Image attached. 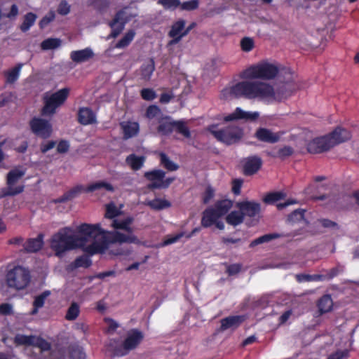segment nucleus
Segmentation results:
<instances>
[{"mask_svg":"<svg viewBox=\"0 0 359 359\" xmlns=\"http://www.w3.org/2000/svg\"><path fill=\"white\" fill-rule=\"evenodd\" d=\"M111 231H106L100 226H71L62 229L55 234L50 246L57 257L66 251L81 248L89 255L104 254L109 252L114 255L125 254L117 247L122 243H139L129 226H113Z\"/></svg>","mask_w":359,"mask_h":359,"instance_id":"f257e3e1","label":"nucleus"},{"mask_svg":"<svg viewBox=\"0 0 359 359\" xmlns=\"http://www.w3.org/2000/svg\"><path fill=\"white\" fill-rule=\"evenodd\" d=\"M225 97L257 100L271 103L276 100V93L272 86L257 81H242L222 90Z\"/></svg>","mask_w":359,"mask_h":359,"instance_id":"f03ea898","label":"nucleus"},{"mask_svg":"<svg viewBox=\"0 0 359 359\" xmlns=\"http://www.w3.org/2000/svg\"><path fill=\"white\" fill-rule=\"evenodd\" d=\"M235 210H231L226 217L227 224H241L247 219L257 221L261 217V204L255 201H242L236 202Z\"/></svg>","mask_w":359,"mask_h":359,"instance_id":"7ed1b4c3","label":"nucleus"},{"mask_svg":"<svg viewBox=\"0 0 359 359\" xmlns=\"http://www.w3.org/2000/svg\"><path fill=\"white\" fill-rule=\"evenodd\" d=\"M233 206V202L230 199L217 201L203 212L201 224H223L219 219L226 217Z\"/></svg>","mask_w":359,"mask_h":359,"instance_id":"20e7f679","label":"nucleus"},{"mask_svg":"<svg viewBox=\"0 0 359 359\" xmlns=\"http://www.w3.org/2000/svg\"><path fill=\"white\" fill-rule=\"evenodd\" d=\"M208 130L217 141L226 145L238 142L244 135L243 128L235 125H229L221 129H217V126L212 124L208 126Z\"/></svg>","mask_w":359,"mask_h":359,"instance_id":"39448f33","label":"nucleus"},{"mask_svg":"<svg viewBox=\"0 0 359 359\" xmlns=\"http://www.w3.org/2000/svg\"><path fill=\"white\" fill-rule=\"evenodd\" d=\"M278 68L275 65L264 62L252 65L243 71L241 77L246 79H266L275 78L278 74Z\"/></svg>","mask_w":359,"mask_h":359,"instance_id":"423d86ee","label":"nucleus"},{"mask_svg":"<svg viewBox=\"0 0 359 359\" xmlns=\"http://www.w3.org/2000/svg\"><path fill=\"white\" fill-rule=\"evenodd\" d=\"M31 280L29 270L22 266H15L8 270L6 275L7 285L18 290L28 286Z\"/></svg>","mask_w":359,"mask_h":359,"instance_id":"0eeeda50","label":"nucleus"},{"mask_svg":"<svg viewBox=\"0 0 359 359\" xmlns=\"http://www.w3.org/2000/svg\"><path fill=\"white\" fill-rule=\"evenodd\" d=\"M157 132L162 136H168L174 130L182 135L186 138L191 137V133L186 123L182 120L173 121L168 116H163L158 120Z\"/></svg>","mask_w":359,"mask_h":359,"instance_id":"6e6552de","label":"nucleus"},{"mask_svg":"<svg viewBox=\"0 0 359 359\" xmlns=\"http://www.w3.org/2000/svg\"><path fill=\"white\" fill-rule=\"evenodd\" d=\"M104 189L108 191L113 192L114 191V187L108 182L104 181H99L95 183L90 184L87 186L86 188H84L82 185H76L72 189L65 192L62 196L60 198L55 199L54 202L55 203H65L68 201H71L76 197H77L83 191L90 193L93 192L96 190Z\"/></svg>","mask_w":359,"mask_h":359,"instance_id":"1a4fd4ad","label":"nucleus"},{"mask_svg":"<svg viewBox=\"0 0 359 359\" xmlns=\"http://www.w3.org/2000/svg\"><path fill=\"white\" fill-rule=\"evenodd\" d=\"M144 338L143 333L136 329L130 330L126 336V339L119 346L114 347L112 344H110L111 351L115 356H123L127 355L131 350L135 349L142 341Z\"/></svg>","mask_w":359,"mask_h":359,"instance_id":"9d476101","label":"nucleus"},{"mask_svg":"<svg viewBox=\"0 0 359 359\" xmlns=\"http://www.w3.org/2000/svg\"><path fill=\"white\" fill-rule=\"evenodd\" d=\"M69 90L65 88L53 93L49 97H44V105L41 109L42 116H52L56 112V109L62 105L67 99Z\"/></svg>","mask_w":359,"mask_h":359,"instance_id":"9b49d317","label":"nucleus"},{"mask_svg":"<svg viewBox=\"0 0 359 359\" xmlns=\"http://www.w3.org/2000/svg\"><path fill=\"white\" fill-rule=\"evenodd\" d=\"M24 175V171L18 169L11 170L8 172L6 177L7 187L2 190L3 196H13L23 192L25 188L23 185L15 187V184Z\"/></svg>","mask_w":359,"mask_h":359,"instance_id":"f8f14e48","label":"nucleus"},{"mask_svg":"<svg viewBox=\"0 0 359 359\" xmlns=\"http://www.w3.org/2000/svg\"><path fill=\"white\" fill-rule=\"evenodd\" d=\"M127 8V7H125L117 11L114 18L108 23L111 32L107 39L116 38L124 29L126 24L130 20V16L126 13Z\"/></svg>","mask_w":359,"mask_h":359,"instance_id":"ddd939ff","label":"nucleus"},{"mask_svg":"<svg viewBox=\"0 0 359 359\" xmlns=\"http://www.w3.org/2000/svg\"><path fill=\"white\" fill-rule=\"evenodd\" d=\"M29 125L31 131L35 135L42 139H47L52 134V125L48 120L39 117H34L29 121Z\"/></svg>","mask_w":359,"mask_h":359,"instance_id":"4468645a","label":"nucleus"},{"mask_svg":"<svg viewBox=\"0 0 359 359\" xmlns=\"http://www.w3.org/2000/svg\"><path fill=\"white\" fill-rule=\"evenodd\" d=\"M15 342L18 345H31L40 348L41 352L50 350L51 344L46 339L34 335L17 334Z\"/></svg>","mask_w":359,"mask_h":359,"instance_id":"2eb2a0df","label":"nucleus"},{"mask_svg":"<svg viewBox=\"0 0 359 359\" xmlns=\"http://www.w3.org/2000/svg\"><path fill=\"white\" fill-rule=\"evenodd\" d=\"M333 147V143L328 134L311 140L307 144V151L311 154H321Z\"/></svg>","mask_w":359,"mask_h":359,"instance_id":"dca6fc26","label":"nucleus"},{"mask_svg":"<svg viewBox=\"0 0 359 359\" xmlns=\"http://www.w3.org/2000/svg\"><path fill=\"white\" fill-rule=\"evenodd\" d=\"M243 173L251 176L257 173L262 165V160L258 156H251L243 161Z\"/></svg>","mask_w":359,"mask_h":359,"instance_id":"f3484780","label":"nucleus"},{"mask_svg":"<svg viewBox=\"0 0 359 359\" xmlns=\"http://www.w3.org/2000/svg\"><path fill=\"white\" fill-rule=\"evenodd\" d=\"M185 25L186 21L183 19H179L172 23L168 32V36L172 38L168 45L177 44L185 36V35L183 34Z\"/></svg>","mask_w":359,"mask_h":359,"instance_id":"a211bd4d","label":"nucleus"},{"mask_svg":"<svg viewBox=\"0 0 359 359\" xmlns=\"http://www.w3.org/2000/svg\"><path fill=\"white\" fill-rule=\"evenodd\" d=\"M259 114L257 111H245L241 108L237 107L233 113L224 116V121L226 122L241 119L245 121H255L259 118Z\"/></svg>","mask_w":359,"mask_h":359,"instance_id":"6ab92c4d","label":"nucleus"},{"mask_svg":"<svg viewBox=\"0 0 359 359\" xmlns=\"http://www.w3.org/2000/svg\"><path fill=\"white\" fill-rule=\"evenodd\" d=\"M165 177V172L160 169H154L144 173V177L150 182L147 184V189L149 190L161 189V187H154L153 184H161Z\"/></svg>","mask_w":359,"mask_h":359,"instance_id":"aec40b11","label":"nucleus"},{"mask_svg":"<svg viewBox=\"0 0 359 359\" xmlns=\"http://www.w3.org/2000/svg\"><path fill=\"white\" fill-rule=\"evenodd\" d=\"M333 143V147L346 142L351 138V132L341 127H337L332 132L328 134Z\"/></svg>","mask_w":359,"mask_h":359,"instance_id":"412c9836","label":"nucleus"},{"mask_svg":"<svg viewBox=\"0 0 359 359\" xmlns=\"http://www.w3.org/2000/svg\"><path fill=\"white\" fill-rule=\"evenodd\" d=\"M78 122L83 126L97 123L96 115L90 107H81L77 114Z\"/></svg>","mask_w":359,"mask_h":359,"instance_id":"4be33fe9","label":"nucleus"},{"mask_svg":"<svg viewBox=\"0 0 359 359\" xmlns=\"http://www.w3.org/2000/svg\"><path fill=\"white\" fill-rule=\"evenodd\" d=\"M123 139L128 140L135 137L140 132V125L136 121H123L120 123Z\"/></svg>","mask_w":359,"mask_h":359,"instance_id":"5701e85b","label":"nucleus"},{"mask_svg":"<svg viewBox=\"0 0 359 359\" xmlns=\"http://www.w3.org/2000/svg\"><path fill=\"white\" fill-rule=\"evenodd\" d=\"M255 137L259 141L267 143H276L279 141L280 136L269 129L259 128L257 130Z\"/></svg>","mask_w":359,"mask_h":359,"instance_id":"b1692460","label":"nucleus"},{"mask_svg":"<svg viewBox=\"0 0 359 359\" xmlns=\"http://www.w3.org/2000/svg\"><path fill=\"white\" fill-rule=\"evenodd\" d=\"M94 56L90 48H86L79 50H73L70 53L71 60L76 63H81L89 60Z\"/></svg>","mask_w":359,"mask_h":359,"instance_id":"393cba45","label":"nucleus"},{"mask_svg":"<svg viewBox=\"0 0 359 359\" xmlns=\"http://www.w3.org/2000/svg\"><path fill=\"white\" fill-rule=\"evenodd\" d=\"M200 231V228H195L192 230L191 233H187L186 231H180L174 235H168L167 236L164 241L158 245L159 247H165L168 245H171L180 241V238L185 237L186 238H191L194 233L198 232Z\"/></svg>","mask_w":359,"mask_h":359,"instance_id":"a878e982","label":"nucleus"},{"mask_svg":"<svg viewBox=\"0 0 359 359\" xmlns=\"http://www.w3.org/2000/svg\"><path fill=\"white\" fill-rule=\"evenodd\" d=\"M243 316H232L226 317L221 320V330L224 331L228 329H236L244 320Z\"/></svg>","mask_w":359,"mask_h":359,"instance_id":"bb28decb","label":"nucleus"},{"mask_svg":"<svg viewBox=\"0 0 359 359\" xmlns=\"http://www.w3.org/2000/svg\"><path fill=\"white\" fill-rule=\"evenodd\" d=\"M145 160L146 158L144 156H137L135 154H131L126 157V163L133 170L137 171L143 167Z\"/></svg>","mask_w":359,"mask_h":359,"instance_id":"cd10ccee","label":"nucleus"},{"mask_svg":"<svg viewBox=\"0 0 359 359\" xmlns=\"http://www.w3.org/2000/svg\"><path fill=\"white\" fill-rule=\"evenodd\" d=\"M43 245V235L39 234L36 238L29 239L24 245V249L27 252H36Z\"/></svg>","mask_w":359,"mask_h":359,"instance_id":"c85d7f7f","label":"nucleus"},{"mask_svg":"<svg viewBox=\"0 0 359 359\" xmlns=\"http://www.w3.org/2000/svg\"><path fill=\"white\" fill-rule=\"evenodd\" d=\"M155 70V62L154 58H150L147 62L142 64L140 67V75L142 79L148 81Z\"/></svg>","mask_w":359,"mask_h":359,"instance_id":"c756f323","label":"nucleus"},{"mask_svg":"<svg viewBox=\"0 0 359 359\" xmlns=\"http://www.w3.org/2000/svg\"><path fill=\"white\" fill-rule=\"evenodd\" d=\"M305 212L306 210L302 208L294 210L288 215V222L294 224H309V222L304 218Z\"/></svg>","mask_w":359,"mask_h":359,"instance_id":"7c9ffc66","label":"nucleus"},{"mask_svg":"<svg viewBox=\"0 0 359 359\" xmlns=\"http://www.w3.org/2000/svg\"><path fill=\"white\" fill-rule=\"evenodd\" d=\"M332 306L333 302L329 294L323 295L318 301V307L320 314L330 311Z\"/></svg>","mask_w":359,"mask_h":359,"instance_id":"2f4dec72","label":"nucleus"},{"mask_svg":"<svg viewBox=\"0 0 359 359\" xmlns=\"http://www.w3.org/2000/svg\"><path fill=\"white\" fill-rule=\"evenodd\" d=\"M161 165L168 171H176L179 169V165L171 161L168 155L163 152L159 153Z\"/></svg>","mask_w":359,"mask_h":359,"instance_id":"473e14b6","label":"nucleus"},{"mask_svg":"<svg viewBox=\"0 0 359 359\" xmlns=\"http://www.w3.org/2000/svg\"><path fill=\"white\" fill-rule=\"evenodd\" d=\"M50 292L49 290H46L35 297L33 302L34 309L31 312L32 314L34 315L37 313L39 309L43 306L45 300L50 296Z\"/></svg>","mask_w":359,"mask_h":359,"instance_id":"72a5a7b5","label":"nucleus"},{"mask_svg":"<svg viewBox=\"0 0 359 359\" xmlns=\"http://www.w3.org/2000/svg\"><path fill=\"white\" fill-rule=\"evenodd\" d=\"M135 32L133 29L128 30L124 36L116 43L115 48H124L128 47L134 39Z\"/></svg>","mask_w":359,"mask_h":359,"instance_id":"f704fd0d","label":"nucleus"},{"mask_svg":"<svg viewBox=\"0 0 359 359\" xmlns=\"http://www.w3.org/2000/svg\"><path fill=\"white\" fill-rule=\"evenodd\" d=\"M285 197V194L280 191L270 192L265 195L263 198V201L266 204L272 205L275 203L283 199Z\"/></svg>","mask_w":359,"mask_h":359,"instance_id":"c9c22d12","label":"nucleus"},{"mask_svg":"<svg viewBox=\"0 0 359 359\" xmlns=\"http://www.w3.org/2000/svg\"><path fill=\"white\" fill-rule=\"evenodd\" d=\"M148 205L154 210H160L170 208L171 203L165 199L154 198L148 202Z\"/></svg>","mask_w":359,"mask_h":359,"instance_id":"e433bc0d","label":"nucleus"},{"mask_svg":"<svg viewBox=\"0 0 359 359\" xmlns=\"http://www.w3.org/2000/svg\"><path fill=\"white\" fill-rule=\"evenodd\" d=\"M36 19V15L34 13H27L22 23L20 25L22 32H25L28 31L30 27L34 24Z\"/></svg>","mask_w":359,"mask_h":359,"instance_id":"4c0bfd02","label":"nucleus"},{"mask_svg":"<svg viewBox=\"0 0 359 359\" xmlns=\"http://www.w3.org/2000/svg\"><path fill=\"white\" fill-rule=\"evenodd\" d=\"M61 45V40L57 38H48L43 40L41 43V47L43 50H53L60 47Z\"/></svg>","mask_w":359,"mask_h":359,"instance_id":"58836bf2","label":"nucleus"},{"mask_svg":"<svg viewBox=\"0 0 359 359\" xmlns=\"http://www.w3.org/2000/svg\"><path fill=\"white\" fill-rule=\"evenodd\" d=\"M22 67L21 64H18L12 69L6 73V82L8 83H15L19 78L20 72Z\"/></svg>","mask_w":359,"mask_h":359,"instance_id":"ea45409f","label":"nucleus"},{"mask_svg":"<svg viewBox=\"0 0 359 359\" xmlns=\"http://www.w3.org/2000/svg\"><path fill=\"white\" fill-rule=\"evenodd\" d=\"M121 214V211L116 205L111 202L106 205L105 217L108 219H114Z\"/></svg>","mask_w":359,"mask_h":359,"instance_id":"a19ab883","label":"nucleus"},{"mask_svg":"<svg viewBox=\"0 0 359 359\" xmlns=\"http://www.w3.org/2000/svg\"><path fill=\"white\" fill-rule=\"evenodd\" d=\"M72 264L75 269L80 267L88 268L92 264V260L88 256L82 255L77 257Z\"/></svg>","mask_w":359,"mask_h":359,"instance_id":"79ce46f5","label":"nucleus"},{"mask_svg":"<svg viewBox=\"0 0 359 359\" xmlns=\"http://www.w3.org/2000/svg\"><path fill=\"white\" fill-rule=\"evenodd\" d=\"M296 278L299 282L303 281H323L325 280V276L322 274H297Z\"/></svg>","mask_w":359,"mask_h":359,"instance_id":"37998d69","label":"nucleus"},{"mask_svg":"<svg viewBox=\"0 0 359 359\" xmlns=\"http://www.w3.org/2000/svg\"><path fill=\"white\" fill-rule=\"evenodd\" d=\"M90 4L100 13H104L109 7L110 2L109 0H90Z\"/></svg>","mask_w":359,"mask_h":359,"instance_id":"c03bdc74","label":"nucleus"},{"mask_svg":"<svg viewBox=\"0 0 359 359\" xmlns=\"http://www.w3.org/2000/svg\"><path fill=\"white\" fill-rule=\"evenodd\" d=\"M278 236V235L276 233L265 234V235L262 236L255 239L254 241H252L250 244V247L253 248L259 244H262L264 243H267V242L270 241L271 240L277 238Z\"/></svg>","mask_w":359,"mask_h":359,"instance_id":"a18cd8bd","label":"nucleus"},{"mask_svg":"<svg viewBox=\"0 0 359 359\" xmlns=\"http://www.w3.org/2000/svg\"><path fill=\"white\" fill-rule=\"evenodd\" d=\"M157 3L164 9L170 11H175L180 5V0H158Z\"/></svg>","mask_w":359,"mask_h":359,"instance_id":"49530a36","label":"nucleus"},{"mask_svg":"<svg viewBox=\"0 0 359 359\" xmlns=\"http://www.w3.org/2000/svg\"><path fill=\"white\" fill-rule=\"evenodd\" d=\"M79 306L76 303H72L67 310L66 319L68 320H75L79 314Z\"/></svg>","mask_w":359,"mask_h":359,"instance_id":"de8ad7c7","label":"nucleus"},{"mask_svg":"<svg viewBox=\"0 0 359 359\" xmlns=\"http://www.w3.org/2000/svg\"><path fill=\"white\" fill-rule=\"evenodd\" d=\"M293 153L294 149L292 147L290 146H285L278 151L276 155H273V156L278 157L282 160H284L286 158L292 156Z\"/></svg>","mask_w":359,"mask_h":359,"instance_id":"09e8293b","label":"nucleus"},{"mask_svg":"<svg viewBox=\"0 0 359 359\" xmlns=\"http://www.w3.org/2000/svg\"><path fill=\"white\" fill-rule=\"evenodd\" d=\"M199 1L198 0H190L184 1L182 4L180 3V8L182 11H194L198 8Z\"/></svg>","mask_w":359,"mask_h":359,"instance_id":"8fccbe9b","label":"nucleus"},{"mask_svg":"<svg viewBox=\"0 0 359 359\" xmlns=\"http://www.w3.org/2000/svg\"><path fill=\"white\" fill-rule=\"evenodd\" d=\"M255 46L254 41L250 37H244L241 41V49L245 52H250Z\"/></svg>","mask_w":359,"mask_h":359,"instance_id":"3c124183","label":"nucleus"},{"mask_svg":"<svg viewBox=\"0 0 359 359\" xmlns=\"http://www.w3.org/2000/svg\"><path fill=\"white\" fill-rule=\"evenodd\" d=\"M344 271V267L342 266H337L334 267L328 271H325V274H322L325 276V280H330L334 277L337 276L338 274L341 273Z\"/></svg>","mask_w":359,"mask_h":359,"instance_id":"603ef678","label":"nucleus"},{"mask_svg":"<svg viewBox=\"0 0 359 359\" xmlns=\"http://www.w3.org/2000/svg\"><path fill=\"white\" fill-rule=\"evenodd\" d=\"M161 113L160 108L157 105H150L147 107L146 111V117L149 119H152L156 117Z\"/></svg>","mask_w":359,"mask_h":359,"instance_id":"864d4df0","label":"nucleus"},{"mask_svg":"<svg viewBox=\"0 0 359 359\" xmlns=\"http://www.w3.org/2000/svg\"><path fill=\"white\" fill-rule=\"evenodd\" d=\"M141 97L147 101H151L156 97L155 91L151 88H143L140 91Z\"/></svg>","mask_w":359,"mask_h":359,"instance_id":"5fc2aeb1","label":"nucleus"},{"mask_svg":"<svg viewBox=\"0 0 359 359\" xmlns=\"http://www.w3.org/2000/svg\"><path fill=\"white\" fill-rule=\"evenodd\" d=\"M55 18V12L53 11H49L39 22L40 28L46 27L50 22L54 20Z\"/></svg>","mask_w":359,"mask_h":359,"instance_id":"6e6d98bb","label":"nucleus"},{"mask_svg":"<svg viewBox=\"0 0 359 359\" xmlns=\"http://www.w3.org/2000/svg\"><path fill=\"white\" fill-rule=\"evenodd\" d=\"M71 6L66 0H62L58 6L57 11L61 15H67L69 13Z\"/></svg>","mask_w":359,"mask_h":359,"instance_id":"4d7b16f0","label":"nucleus"},{"mask_svg":"<svg viewBox=\"0 0 359 359\" xmlns=\"http://www.w3.org/2000/svg\"><path fill=\"white\" fill-rule=\"evenodd\" d=\"M215 196V190L211 186L207 187L203 196L202 201L204 204L208 203Z\"/></svg>","mask_w":359,"mask_h":359,"instance_id":"13d9d810","label":"nucleus"},{"mask_svg":"<svg viewBox=\"0 0 359 359\" xmlns=\"http://www.w3.org/2000/svg\"><path fill=\"white\" fill-rule=\"evenodd\" d=\"M349 351L348 350H338L330 354L327 359H344L348 357Z\"/></svg>","mask_w":359,"mask_h":359,"instance_id":"bf43d9fd","label":"nucleus"},{"mask_svg":"<svg viewBox=\"0 0 359 359\" xmlns=\"http://www.w3.org/2000/svg\"><path fill=\"white\" fill-rule=\"evenodd\" d=\"M70 144L67 140H61L57 145V151L59 154H65L69 149Z\"/></svg>","mask_w":359,"mask_h":359,"instance_id":"052dcab7","label":"nucleus"},{"mask_svg":"<svg viewBox=\"0 0 359 359\" xmlns=\"http://www.w3.org/2000/svg\"><path fill=\"white\" fill-rule=\"evenodd\" d=\"M243 183L242 179H234L232 181L231 191L235 195H239L241 194V189Z\"/></svg>","mask_w":359,"mask_h":359,"instance_id":"680f3d73","label":"nucleus"},{"mask_svg":"<svg viewBox=\"0 0 359 359\" xmlns=\"http://www.w3.org/2000/svg\"><path fill=\"white\" fill-rule=\"evenodd\" d=\"M175 177H167V178H163L162 182L161 184H153L154 187H161V189H168L170 185L175 181Z\"/></svg>","mask_w":359,"mask_h":359,"instance_id":"e2e57ef3","label":"nucleus"},{"mask_svg":"<svg viewBox=\"0 0 359 359\" xmlns=\"http://www.w3.org/2000/svg\"><path fill=\"white\" fill-rule=\"evenodd\" d=\"M313 188V185H309L304 189V193L306 195H309L310 198L315 201H324L327 198V196L325 194H323L320 196H315L311 194V189Z\"/></svg>","mask_w":359,"mask_h":359,"instance_id":"0e129e2a","label":"nucleus"},{"mask_svg":"<svg viewBox=\"0 0 359 359\" xmlns=\"http://www.w3.org/2000/svg\"><path fill=\"white\" fill-rule=\"evenodd\" d=\"M56 144V142L53 140L48 141L46 144H41L40 147V150L41 153L46 154L49 150L52 149L55 147Z\"/></svg>","mask_w":359,"mask_h":359,"instance_id":"69168bd1","label":"nucleus"},{"mask_svg":"<svg viewBox=\"0 0 359 359\" xmlns=\"http://www.w3.org/2000/svg\"><path fill=\"white\" fill-rule=\"evenodd\" d=\"M241 269V266L238 264H231L227 268V273L229 275L232 276L238 273Z\"/></svg>","mask_w":359,"mask_h":359,"instance_id":"338daca9","label":"nucleus"},{"mask_svg":"<svg viewBox=\"0 0 359 359\" xmlns=\"http://www.w3.org/2000/svg\"><path fill=\"white\" fill-rule=\"evenodd\" d=\"M12 312V306L8 304L0 305V313L4 315L10 314Z\"/></svg>","mask_w":359,"mask_h":359,"instance_id":"774afa93","label":"nucleus"}]
</instances>
